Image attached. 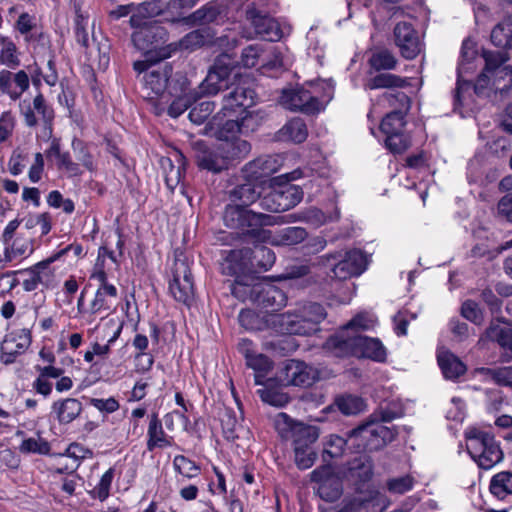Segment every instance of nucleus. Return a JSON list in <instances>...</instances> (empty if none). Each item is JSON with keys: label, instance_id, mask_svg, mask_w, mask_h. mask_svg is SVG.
Returning a JSON list of instances; mask_svg holds the SVG:
<instances>
[{"label": "nucleus", "instance_id": "obj_1", "mask_svg": "<svg viewBox=\"0 0 512 512\" xmlns=\"http://www.w3.org/2000/svg\"><path fill=\"white\" fill-rule=\"evenodd\" d=\"M242 66H210L201 83L204 93L215 95L228 90L223 96L221 113L231 116L237 112H246L255 104L256 93L251 87L249 75L241 72Z\"/></svg>", "mask_w": 512, "mask_h": 512}, {"label": "nucleus", "instance_id": "obj_2", "mask_svg": "<svg viewBox=\"0 0 512 512\" xmlns=\"http://www.w3.org/2000/svg\"><path fill=\"white\" fill-rule=\"evenodd\" d=\"M398 414L390 409L374 411L363 423L350 430V439L353 441L354 452L362 450L377 451L391 443L397 436L395 427H388L389 423Z\"/></svg>", "mask_w": 512, "mask_h": 512}, {"label": "nucleus", "instance_id": "obj_3", "mask_svg": "<svg viewBox=\"0 0 512 512\" xmlns=\"http://www.w3.org/2000/svg\"><path fill=\"white\" fill-rule=\"evenodd\" d=\"M272 217L264 213H257L242 207V205L228 204L223 213V221L226 227L236 230L221 239L228 243V239L252 238L260 240L266 231L263 226L272 224Z\"/></svg>", "mask_w": 512, "mask_h": 512}, {"label": "nucleus", "instance_id": "obj_4", "mask_svg": "<svg viewBox=\"0 0 512 512\" xmlns=\"http://www.w3.org/2000/svg\"><path fill=\"white\" fill-rule=\"evenodd\" d=\"M325 348L336 357L355 356L384 362L387 356L386 349L379 339L361 334L336 333L326 340Z\"/></svg>", "mask_w": 512, "mask_h": 512}, {"label": "nucleus", "instance_id": "obj_5", "mask_svg": "<svg viewBox=\"0 0 512 512\" xmlns=\"http://www.w3.org/2000/svg\"><path fill=\"white\" fill-rule=\"evenodd\" d=\"M138 16L130 17V24L137 29L131 36L134 47L139 50L145 60H136L133 64H158L165 59H160V53L164 47L161 46L167 39L166 29L157 22L140 23Z\"/></svg>", "mask_w": 512, "mask_h": 512}, {"label": "nucleus", "instance_id": "obj_6", "mask_svg": "<svg viewBox=\"0 0 512 512\" xmlns=\"http://www.w3.org/2000/svg\"><path fill=\"white\" fill-rule=\"evenodd\" d=\"M465 435L467 451L480 468L490 469L502 461L504 454L494 435L478 428H470Z\"/></svg>", "mask_w": 512, "mask_h": 512}, {"label": "nucleus", "instance_id": "obj_7", "mask_svg": "<svg viewBox=\"0 0 512 512\" xmlns=\"http://www.w3.org/2000/svg\"><path fill=\"white\" fill-rule=\"evenodd\" d=\"M303 198L302 189L282 177L271 179L270 191L260 198L259 207L262 210L280 213L295 207Z\"/></svg>", "mask_w": 512, "mask_h": 512}, {"label": "nucleus", "instance_id": "obj_8", "mask_svg": "<svg viewBox=\"0 0 512 512\" xmlns=\"http://www.w3.org/2000/svg\"><path fill=\"white\" fill-rule=\"evenodd\" d=\"M492 77L490 69L484 66L482 72L478 75L475 83L464 78V70L458 69L457 71V85L453 95V111L458 112L460 115H465L462 108L470 107L468 98L471 97V90L474 94L480 97H488L493 89L491 87Z\"/></svg>", "mask_w": 512, "mask_h": 512}, {"label": "nucleus", "instance_id": "obj_9", "mask_svg": "<svg viewBox=\"0 0 512 512\" xmlns=\"http://www.w3.org/2000/svg\"><path fill=\"white\" fill-rule=\"evenodd\" d=\"M320 264L332 266V278L344 281L363 273L366 269L367 260L362 251L354 249L347 251L344 255L340 252H334L321 256Z\"/></svg>", "mask_w": 512, "mask_h": 512}, {"label": "nucleus", "instance_id": "obj_10", "mask_svg": "<svg viewBox=\"0 0 512 512\" xmlns=\"http://www.w3.org/2000/svg\"><path fill=\"white\" fill-rule=\"evenodd\" d=\"M169 291L174 299L189 304L194 296L193 277L185 257L176 256L172 268V279L169 282Z\"/></svg>", "mask_w": 512, "mask_h": 512}, {"label": "nucleus", "instance_id": "obj_11", "mask_svg": "<svg viewBox=\"0 0 512 512\" xmlns=\"http://www.w3.org/2000/svg\"><path fill=\"white\" fill-rule=\"evenodd\" d=\"M318 378V372L312 366L299 360H287L276 376L280 386H311Z\"/></svg>", "mask_w": 512, "mask_h": 512}, {"label": "nucleus", "instance_id": "obj_12", "mask_svg": "<svg viewBox=\"0 0 512 512\" xmlns=\"http://www.w3.org/2000/svg\"><path fill=\"white\" fill-rule=\"evenodd\" d=\"M246 20L253 28L252 31L243 30L242 36L250 39L258 36L266 41H279L282 37V31L278 22L268 14H263L255 8L249 6L246 10Z\"/></svg>", "mask_w": 512, "mask_h": 512}, {"label": "nucleus", "instance_id": "obj_13", "mask_svg": "<svg viewBox=\"0 0 512 512\" xmlns=\"http://www.w3.org/2000/svg\"><path fill=\"white\" fill-rule=\"evenodd\" d=\"M134 68L138 76H141V82L148 91V98L165 97L172 66H134Z\"/></svg>", "mask_w": 512, "mask_h": 512}, {"label": "nucleus", "instance_id": "obj_14", "mask_svg": "<svg viewBox=\"0 0 512 512\" xmlns=\"http://www.w3.org/2000/svg\"><path fill=\"white\" fill-rule=\"evenodd\" d=\"M311 481L318 484L317 494L326 502L337 501L343 493L341 479L335 475L331 466L323 465L311 472Z\"/></svg>", "mask_w": 512, "mask_h": 512}, {"label": "nucleus", "instance_id": "obj_15", "mask_svg": "<svg viewBox=\"0 0 512 512\" xmlns=\"http://www.w3.org/2000/svg\"><path fill=\"white\" fill-rule=\"evenodd\" d=\"M280 103L291 111H299L307 115L317 114L323 110L319 98L304 88L283 90Z\"/></svg>", "mask_w": 512, "mask_h": 512}, {"label": "nucleus", "instance_id": "obj_16", "mask_svg": "<svg viewBox=\"0 0 512 512\" xmlns=\"http://www.w3.org/2000/svg\"><path fill=\"white\" fill-rule=\"evenodd\" d=\"M395 43L405 60H414L424 50L418 32L408 22H399L394 28Z\"/></svg>", "mask_w": 512, "mask_h": 512}, {"label": "nucleus", "instance_id": "obj_17", "mask_svg": "<svg viewBox=\"0 0 512 512\" xmlns=\"http://www.w3.org/2000/svg\"><path fill=\"white\" fill-rule=\"evenodd\" d=\"M32 343L31 331L19 329L5 336L0 347V361L4 365L13 364L19 355L24 354Z\"/></svg>", "mask_w": 512, "mask_h": 512}, {"label": "nucleus", "instance_id": "obj_18", "mask_svg": "<svg viewBox=\"0 0 512 512\" xmlns=\"http://www.w3.org/2000/svg\"><path fill=\"white\" fill-rule=\"evenodd\" d=\"M214 33L210 28H202L194 30L186 34L178 42L170 43L164 46L160 59H168L172 57L177 51H193L205 44L211 43Z\"/></svg>", "mask_w": 512, "mask_h": 512}, {"label": "nucleus", "instance_id": "obj_19", "mask_svg": "<svg viewBox=\"0 0 512 512\" xmlns=\"http://www.w3.org/2000/svg\"><path fill=\"white\" fill-rule=\"evenodd\" d=\"M256 293L257 296L254 304L264 310L266 315L275 314L287 303L286 294L270 283L257 281Z\"/></svg>", "mask_w": 512, "mask_h": 512}, {"label": "nucleus", "instance_id": "obj_20", "mask_svg": "<svg viewBox=\"0 0 512 512\" xmlns=\"http://www.w3.org/2000/svg\"><path fill=\"white\" fill-rule=\"evenodd\" d=\"M55 261H57V255H51L32 267L25 269L22 273H27L30 277L22 282L23 289L26 292H31L36 290L39 285L46 289L53 287L54 273L49 266Z\"/></svg>", "mask_w": 512, "mask_h": 512}, {"label": "nucleus", "instance_id": "obj_21", "mask_svg": "<svg viewBox=\"0 0 512 512\" xmlns=\"http://www.w3.org/2000/svg\"><path fill=\"white\" fill-rule=\"evenodd\" d=\"M460 55L462 64H470L476 61L478 56L484 60V64H505L509 60L507 51L479 48L477 42L471 38L463 41Z\"/></svg>", "mask_w": 512, "mask_h": 512}, {"label": "nucleus", "instance_id": "obj_22", "mask_svg": "<svg viewBox=\"0 0 512 512\" xmlns=\"http://www.w3.org/2000/svg\"><path fill=\"white\" fill-rule=\"evenodd\" d=\"M194 157L198 167L207 171L218 173L228 168L227 160L219 148H209L205 142L197 141L193 144Z\"/></svg>", "mask_w": 512, "mask_h": 512}, {"label": "nucleus", "instance_id": "obj_23", "mask_svg": "<svg viewBox=\"0 0 512 512\" xmlns=\"http://www.w3.org/2000/svg\"><path fill=\"white\" fill-rule=\"evenodd\" d=\"M19 106L21 115L28 127H35L38 124L36 113L40 115L45 125L50 126L54 119V110L47 104L41 93L35 96L32 105L24 100Z\"/></svg>", "mask_w": 512, "mask_h": 512}, {"label": "nucleus", "instance_id": "obj_24", "mask_svg": "<svg viewBox=\"0 0 512 512\" xmlns=\"http://www.w3.org/2000/svg\"><path fill=\"white\" fill-rule=\"evenodd\" d=\"M281 160L277 156L264 155L246 163L241 172L244 178L257 181L278 171Z\"/></svg>", "mask_w": 512, "mask_h": 512}, {"label": "nucleus", "instance_id": "obj_25", "mask_svg": "<svg viewBox=\"0 0 512 512\" xmlns=\"http://www.w3.org/2000/svg\"><path fill=\"white\" fill-rule=\"evenodd\" d=\"M220 114L221 111L215 115L211 121L213 126L218 127L217 136L219 139L227 141L233 139L235 134L238 132L246 133L248 131H253L255 128L256 123L254 122V116L252 113H247L240 121L236 119H227L223 124L218 122Z\"/></svg>", "mask_w": 512, "mask_h": 512}, {"label": "nucleus", "instance_id": "obj_26", "mask_svg": "<svg viewBox=\"0 0 512 512\" xmlns=\"http://www.w3.org/2000/svg\"><path fill=\"white\" fill-rule=\"evenodd\" d=\"M264 319L266 325L276 332L282 334L305 335V330L301 328L296 310L265 315Z\"/></svg>", "mask_w": 512, "mask_h": 512}, {"label": "nucleus", "instance_id": "obj_27", "mask_svg": "<svg viewBox=\"0 0 512 512\" xmlns=\"http://www.w3.org/2000/svg\"><path fill=\"white\" fill-rule=\"evenodd\" d=\"M1 92L8 94L12 100H17L28 88L29 78L24 71L12 73L7 70L0 72Z\"/></svg>", "mask_w": 512, "mask_h": 512}, {"label": "nucleus", "instance_id": "obj_28", "mask_svg": "<svg viewBox=\"0 0 512 512\" xmlns=\"http://www.w3.org/2000/svg\"><path fill=\"white\" fill-rule=\"evenodd\" d=\"M301 328L305 335H310L318 330V325L326 317L325 308L315 302H310L299 307L297 310Z\"/></svg>", "mask_w": 512, "mask_h": 512}, {"label": "nucleus", "instance_id": "obj_29", "mask_svg": "<svg viewBox=\"0 0 512 512\" xmlns=\"http://www.w3.org/2000/svg\"><path fill=\"white\" fill-rule=\"evenodd\" d=\"M228 198L232 205L248 207L260 200V191L253 179L245 178V182L234 186L228 191Z\"/></svg>", "mask_w": 512, "mask_h": 512}, {"label": "nucleus", "instance_id": "obj_30", "mask_svg": "<svg viewBox=\"0 0 512 512\" xmlns=\"http://www.w3.org/2000/svg\"><path fill=\"white\" fill-rule=\"evenodd\" d=\"M147 450L154 451L156 448H164L172 444L173 438L168 436L164 429L161 420L157 413H152L149 416V424L147 429Z\"/></svg>", "mask_w": 512, "mask_h": 512}, {"label": "nucleus", "instance_id": "obj_31", "mask_svg": "<svg viewBox=\"0 0 512 512\" xmlns=\"http://www.w3.org/2000/svg\"><path fill=\"white\" fill-rule=\"evenodd\" d=\"M308 136V130L305 121L300 117H295L288 121L276 134L280 141H291L302 143Z\"/></svg>", "mask_w": 512, "mask_h": 512}, {"label": "nucleus", "instance_id": "obj_32", "mask_svg": "<svg viewBox=\"0 0 512 512\" xmlns=\"http://www.w3.org/2000/svg\"><path fill=\"white\" fill-rule=\"evenodd\" d=\"M437 360L446 379L456 380L467 370L466 365L449 351L439 352Z\"/></svg>", "mask_w": 512, "mask_h": 512}, {"label": "nucleus", "instance_id": "obj_33", "mask_svg": "<svg viewBox=\"0 0 512 512\" xmlns=\"http://www.w3.org/2000/svg\"><path fill=\"white\" fill-rule=\"evenodd\" d=\"M237 255H241L245 259H253L257 261V265L268 270L275 263V253L268 247L260 246L256 247L254 251L250 248H244L239 251L232 250L229 253V257L235 259Z\"/></svg>", "mask_w": 512, "mask_h": 512}, {"label": "nucleus", "instance_id": "obj_34", "mask_svg": "<svg viewBox=\"0 0 512 512\" xmlns=\"http://www.w3.org/2000/svg\"><path fill=\"white\" fill-rule=\"evenodd\" d=\"M52 410L61 424H69L80 415L82 404L78 399L67 398L54 402Z\"/></svg>", "mask_w": 512, "mask_h": 512}, {"label": "nucleus", "instance_id": "obj_35", "mask_svg": "<svg viewBox=\"0 0 512 512\" xmlns=\"http://www.w3.org/2000/svg\"><path fill=\"white\" fill-rule=\"evenodd\" d=\"M348 475L362 483L371 480L373 476V463L371 457L366 454H360L349 461Z\"/></svg>", "mask_w": 512, "mask_h": 512}, {"label": "nucleus", "instance_id": "obj_36", "mask_svg": "<svg viewBox=\"0 0 512 512\" xmlns=\"http://www.w3.org/2000/svg\"><path fill=\"white\" fill-rule=\"evenodd\" d=\"M221 150L227 160V164L231 161H240L248 156L251 151V144L240 138H233L220 144Z\"/></svg>", "mask_w": 512, "mask_h": 512}, {"label": "nucleus", "instance_id": "obj_37", "mask_svg": "<svg viewBox=\"0 0 512 512\" xmlns=\"http://www.w3.org/2000/svg\"><path fill=\"white\" fill-rule=\"evenodd\" d=\"M117 297L116 287L98 288L93 301L90 304L91 314L105 313L108 315L112 311L113 301Z\"/></svg>", "mask_w": 512, "mask_h": 512}, {"label": "nucleus", "instance_id": "obj_38", "mask_svg": "<svg viewBox=\"0 0 512 512\" xmlns=\"http://www.w3.org/2000/svg\"><path fill=\"white\" fill-rule=\"evenodd\" d=\"M177 166H175L170 158L164 159L162 165L165 171V182L167 187L173 191L180 183L184 170H185V158L181 152H177L176 155Z\"/></svg>", "mask_w": 512, "mask_h": 512}, {"label": "nucleus", "instance_id": "obj_39", "mask_svg": "<svg viewBox=\"0 0 512 512\" xmlns=\"http://www.w3.org/2000/svg\"><path fill=\"white\" fill-rule=\"evenodd\" d=\"M191 81L185 71L181 69L173 70L169 73V79L167 81V95H190V93H198L191 89Z\"/></svg>", "mask_w": 512, "mask_h": 512}, {"label": "nucleus", "instance_id": "obj_40", "mask_svg": "<svg viewBox=\"0 0 512 512\" xmlns=\"http://www.w3.org/2000/svg\"><path fill=\"white\" fill-rule=\"evenodd\" d=\"M346 448L354 451L353 441L350 439V430L346 432L345 437L330 435L324 446L323 459L326 461V457L340 458L343 456Z\"/></svg>", "mask_w": 512, "mask_h": 512}, {"label": "nucleus", "instance_id": "obj_41", "mask_svg": "<svg viewBox=\"0 0 512 512\" xmlns=\"http://www.w3.org/2000/svg\"><path fill=\"white\" fill-rule=\"evenodd\" d=\"M276 379H269L264 388L258 390V394L264 403L275 407H284L290 400L287 393L283 392L282 386H275Z\"/></svg>", "mask_w": 512, "mask_h": 512}, {"label": "nucleus", "instance_id": "obj_42", "mask_svg": "<svg viewBox=\"0 0 512 512\" xmlns=\"http://www.w3.org/2000/svg\"><path fill=\"white\" fill-rule=\"evenodd\" d=\"M490 37L495 46L503 48L504 51L506 48L512 50V16L506 17L495 25Z\"/></svg>", "mask_w": 512, "mask_h": 512}, {"label": "nucleus", "instance_id": "obj_43", "mask_svg": "<svg viewBox=\"0 0 512 512\" xmlns=\"http://www.w3.org/2000/svg\"><path fill=\"white\" fill-rule=\"evenodd\" d=\"M318 437L319 433L316 427L299 423L294 426V432L290 439L293 442L294 449H303L312 447Z\"/></svg>", "mask_w": 512, "mask_h": 512}, {"label": "nucleus", "instance_id": "obj_44", "mask_svg": "<svg viewBox=\"0 0 512 512\" xmlns=\"http://www.w3.org/2000/svg\"><path fill=\"white\" fill-rule=\"evenodd\" d=\"M490 69L493 92L503 93L512 87V66H486Z\"/></svg>", "mask_w": 512, "mask_h": 512}, {"label": "nucleus", "instance_id": "obj_45", "mask_svg": "<svg viewBox=\"0 0 512 512\" xmlns=\"http://www.w3.org/2000/svg\"><path fill=\"white\" fill-rule=\"evenodd\" d=\"M337 409L346 416H353L365 410L364 400L356 395L344 394L337 396L333 403Z\"/></svg>", "mask_w": 512, "mask_h": 512}, {"label": "nucleus", "instance_id": "obj_46", "mask_svg": "<svg viewBox=\"0 0 512 512\" xmlns=\"http://www.w3.org/2000/svg\"><path fill=\"white\" fill-rule=\"evenodd\" d=\"M490 491L498 499L512 495V472L502 471L494 475L490 481Z\"/></svg>", "mask_w": 512, "mask_h": 512}, {"label": "nucleus", "instance_id": "obj_47", "mask_svg": "<svg viewBox=\"0 0 512 512\" xmlns=\"http://www.w3.org/2000/svg\"><path fill=\"white\" fill-rule=\"evenodd\" d=\"M407 84L406 78H400L389 72H380L374 77H371L365 83L368 89L390 88V87H403Z\"/></svg>", "mask_w": 512, "mask_h": 512}, {"label": "nucleus", "instance_id": "obj_48", "mask_svg": "<svg viewBox=\"0 0 512 512\" xmlns=\"http://www.w3.org/2000/svg\"><path fill=\"white\" fill-rule=\"evenodd\" d=\"M307 236L306 229L302 227H285L277 233L276 242L280 245L292 246L301 243Z\"/></svg>", "mask_w": 512, "mask_h": 512}, {"label": "nucleus", "instance_id": "obj_49", "mask_svg": "<svg viewBox=\"0 0 512 512\" xmlns=\"http://www.w3.org/2000/svg\"><path fill=\"white\" fill-rule=\"evenodd\" d=\"M51 446L39 433L37 437L24 438L19 445V451L23 454L49 455Z\"/></svg>", "mask_w": 512, "mask_h": 512}, {"label": "nucleus", "instance_id": "obj_50", "mask_svg": "<svg viewBox=\"0 0 512 512\" xmlns=\"http://www.w3.org/2000/svg\"><path fill=\"white\" fill-rule=\"evenodd\" d=\"M219 15L220 11L217 6L206 4L189 15L186 21L195 25H206L216 21Z\"/></svg>", "mask_w": 512, "mask_h": 512}, {"label": "nucleus", "instance_id": "obj_51", "mask_svg": "<svg viewBox=\"0 0 512 512\" xmlns=\"http://www.w3.org/2000/svg\"><path fill=\"white\" fill-rule=\"evenodd\" d=\"M406 113L401 111L389 112L381 121L380 130L385 135H390L403 131Z\"/></svg>", "mask_w": 512, "mask_h": 512}, {"label": "nucleus", "instance_id": "obj_52", "mask_svg": "<svg viewBox=\"0 0 512 512\" xmlns=\"http://www.w3.org/2000/svg\"><path fill=\"white\" fill-rule=\"evenodd\" d=\"M27 48L37 56H45L50 51V39L43 29L37 33L30 35L29 38L24 40Z\"/></svg>", "mask_w": 512, "mask_h": 512}, {"label": "nucleus", "instance_id": "obj_53", "mask_svg": "<svg viewBox=\"0 0 512 512\" xmlns=\"http://www.w3.org/2000/svg\"><path fill=\"white\" fill-rule=\"evenodd\" d=\"M375 324L374 317L367 313H359L352 318L338 333L345 332L346 335L359 334L360 330H368Z\"/></svg>", "mask_w": 512, "mask_h": 512}, {"label": "nucleus", "instance_id": "obj_54", "mask_svg": "<svg viewBox=\"0 0 512 512\" xmlns=\"http://www.w3.org/2000/svg\"><path fill=\"white\" fill-rule=\"evenodd\" d=\"M487 336L501 347L512 351V329L506 325L491 324Z\"/></svg>", "mask_w": 512, "mask_h": 512}, {"label": "nucleus", "instance_id": "obj_55", "mask_svg": "<svg viewBox=\"0 0 512 512\" xmlns=\"http://www.w3.org/2000/svg\"><path fill=\"white\" fill-rule=\"evenodd\" d=\"M72 149L76 159L82 166H84L90 172H94L96 170L94 157L91 154L87 144H85L82 140L74 139L72 141Z\"/></svg>", "mask_w": 512, "mask_h": 512}, {"label": "nucleus", "instance_id": "obj_56", "mask_svg": "<svg viewBox=\"0 0 512 512\" xmlns=\"http://www.w3.org/2000/svg\"><path fill=\"white\" fill-rule=\"evenodd\" d=\"M173 467L183 477L191 479L200 474V466L184 455H176L173 459Z\"/></svg>", "mask_w": 512, "mask_h": 512}, {"label": "nucleus", "instance_id": "obj_57", "mask_svg": "<svg viewBox=\"0 0 512 512\" xmlns=\"http://www.w3.org/2000/svg\"><path fill=\"white\" fill-rule=\"evenodd\" d=\"M256 283L257 282H255L253 279H251V283H246L240 279H236L231 286V292L237 299L241 301L250 300L254 303L257 296Z\"/></svg>", "mask_w": 512, "mask_h": 512}, {"label": "nucleus", "instance_id": "obj_58", "mask_svg": "<svg viewBox=\"0 0 512 512\" xmlns=\"http://www.w3.org/2000/svg\"><path fill=\"white\" fill-rule=\"evenodd\" d=\"M381 100L387 103L392 111L407 113L410 109V98L404 92H386L382 95Z\"/></svg>", "mask_w": 512, "mask_h": 512}, {"label": "nucleus", "instance_id": "obj_59", "mask_svg": "<svg viewBox=\"0 0 512 512\" xmlns=\"http://www.w3.org/2000/svg\"><path fill=\"white\" fill-rule=\"evenodd\" d=\"M15 29L21 34L23 40H26L30 35L32 36L42 30V28L37 25L36 18L26 12L19 15L15 23Z\"/></svg>", "mask_w": 512, "mask_h": 512}, {"label": "nucleus", "instance_id": "obj_60", "mask_svg": "<svg viewBox=\"0 0 512 512\" xmlns=\"http://www.w3.org/2000/svg\"><path fill=\"white\" fill-rule=\"evenodd\" d=\"M175 99L168 107V114L177 118L183 114L198 98V93H190V95H173Z\"/></svg>", "mask_w": 512, "mask_h": 512}, {"label": "nucleus", "instance_id": "obj_61", "mask_svg": "<svg viewBox=\"0 0 512 512\" xmlns=\"http://www.w3.org/2000/svg\"><path fill=\"white\" fill-rule=\"evenodd\" d=\"M371 495L369 497L355 496L344 499L337 512H371Z\"/></svg>", "mask_w": 512, "mask_h": 512}, {"label": "nucleus", "instance_id": "obj_62", "mask_svg": "<svg viewBox=\"0 0 512 512\" xmlns=\"http://www.w3.org/2000/svg\"><path fill=\"white\" fill-rule=\"evenodd\" d=\"M386 147L394 154L405 152L411 145L410 139L403 131L386 135Z\"/></svg>", "mask_w": 512, "mask_h": 512}, {"label": "nucleus", "instance_id": "obj_63", "mask_svg": "<svg viewBox=\"0 0 512 512\" xmlns=\"http://www.w3.org/2000/svg\"><path fill=\"white\" fill-rule=\"evenodd\" d=\"M221 424L224 436L227 440L235 441L239 438L241 424L232 412L228 411L224 414L221 419Z\"/></svg>", "mask_w": 512, "mask_h": 512}, {"label": "nucleus", "instance_id": "obj_64", "mask_svg": "<svg viewBox=\"0 0 512 512\" xmlns=\"http://www.w3.org/2000/svg\"><path fill=\"white\" fill-rule=\"evenodd\" d=\"M214 108V102L208 100L202 101L190 110L188 117L191 122L198 125L202 124L208 119Z\"/></svg>", "mask_w": 512, "mask_h": 512}]
</instances>
